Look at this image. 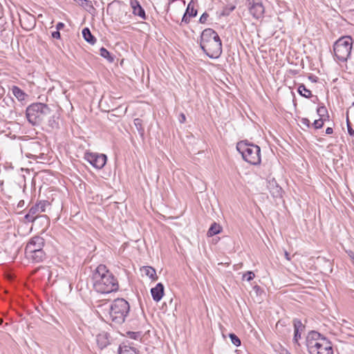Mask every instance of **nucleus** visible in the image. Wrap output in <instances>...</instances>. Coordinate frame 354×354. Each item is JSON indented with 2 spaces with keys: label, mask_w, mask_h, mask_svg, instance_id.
<instances>
[{
  "label": "nucleus",
  "mask_w": 354,
  "mask_h": 354,
  "mask_svg": "<svg viewBox=\"0 0 354 354\" xmlns=\"http://www.w3.org/2000/svg\"><path fill=\"white\" fill-rule=\"evenodd\" d=\"M119 109L120 108L115 109L114 111H119Z\"/></svg>",
  "instance_id": "obj_54"
},
{
  "label": "nucleus",
  "mask_w": 354,
  "mask_h": 354,
  "mask_svg": "<svg viewBox=\"0 0 354 354\" xmlns=\"http://www.w3.org/2000/svg\"><path fill=\"white\" fill-rule=\"evenodd\" d=\"M45 245L44 239L39 236H35L31 238L28 242L26 248L25 253H30L39 250L43 249Z\"/></svg>",
  "instance_id": "obj_11"
},
{
  "label": "nucleus",
  "mask_w": 354,
  "mask_h": 354,
  "mask_svg": "<svg viewBox=\"0 0 354 354\" xmlns=\"http://www.w3.org/2000/svg\"><path fill=\"white\" fill-rule=\"evenodd\" d=\"M127 109L126 108V109H125V110H124V113H123L124 114L127 112Z\"/></svg>",
  "instance_id": "obj_55"
},
{
  "label": "nucleus",
  "mask_w": 354,
  "mask_h": 354,
  "mask_svg": "<svg viewBox=\"0 0 354 354\" xmlns=\"http://www.w3.org/2000/svg\"><path fill=\"white\" fill-rule=\"evenodd\" d=\"M254 289H256L257 292L260 289V287L259 286H255L254 287Z\"/></svg>",
  "instance_id": "obj_51"
},
{
  "label": "nucleus",
  "mask_w": 354,
  "mask_h": 354,
  "mask_svg": "<svg viewBox=\"0 0 354 354\" xmlns=\"http://www.w3.org/2000/svg\"><path fill=\"white\" fill-rule=\"evenodd\" d=\"M52 37L55 39H60V32L59 30H56L52 32Z\"/></svg>",
  "instance_id": "obj_43"
},
{
  "label": "nucleus",
  "mask_w": 354,
  "mask_h": 354,
  "mask_svg": "<svg viewBox=\"0 0 354 354\" xmlns=\"http://www.w3.org/2000/svg\"><path fill=\"white\" fill-rule=\"evenodd\" d=\"M284 256H285V258H286L288 261H290L291 258H290V254H289L287 251H285V252H284Z\"/></svg>",
  "instance_id": "obj_48"
},
{
  "label": "nucleus",
  "mask_w": 354,
  "mask_h": 354,
  "mask_svg": "<svg viewBox=\"0 0 354 354\" xmlns=\"http://www.w3.org/2000/svg\"><path fill=\"white\" fill-rule=\"evenodd\" d=\"M236 149L245 161L253 165H260L261 149L258 145L242 140L237 143Z\"/></svg>",
  "instance_id": "obj_2"
},
{
  "label": "nucleus",
  "mask_w": 354,
  "mask_h": 354,
  "mask_svg": "<svg viewBox=\"0 0 354 354\" xmlns=\"http://www.w3.org/2000/svg\"><path fill=\"white\" fill-rule=\"evenodd\" d=\"M151 294L155 301H159L164 295V286L162 283H158L154 288L151 289Z\"/></svg>",
  "instance_id": "obj_15"
},
{
  "label": "nucleus",
  "mask_w": 354,
  "mask_h": 354,
  "mask_svg": "<svg viewBox=\"0 0 354 354\" xmlns=\"http://www.w3.org/2000/svg\"><path fill=\"white\" fill-rule=\"evenodd\" d=\"M3 322V320L2 318H0V325H1Z\"/></svg>",
  "instance_id": "obj_52"
},
{
  "label": "nucleus",
  "mask_w": 354,
  "mask_h": 354,
  "mask_svg": "<svg viewBox=\"0 0 354 354\" xmlns=\"http://www.w3.org/2000/svg\"><path fill=\"white\" fill-rule=\"evenodd\" d=\"M221 230L222 227H221V225L214 222L211 225L210 227L209 228L207 231V236H213L214 235H216L221 232Z\"/></svg>",
  "instance_id": "obj_23"
},
{
  "label": "nucleus",
  "mask_w": 354,
  "mask_h": 354,
  "mask_svg": "<svg viewBox=\"0 0 354 354\" xmlns=\"http://www.w3.org/2000/svg\"><path fill=\"white\" fill-rule=\"evenodd\" d=\"M16 113L15 102L14 99L9 95H6L3 99H0V115L2 116H11Z\"/></svg>",
  "instance_id": "obj_9"
},
{
  "label": "nucleus",
  "mask_w": 354,
  "mask_h": 354,
  "mask_svg": "<svg viewBox=\"0 0 354 354\" xmlns=\"http://www.w3.org/2000/svg\"><path fill=\"white\" fill-rule=\"evenodd\" d=\"M84 158L97 169L103 168L107 160V157L105 154L93 152H86Z\"/></svg>",
  "instance_id": "obj_8"
},
{
  "label": "nucleus",
  "mask_w": 354,
  "mask_h": 354,
  "mask_svg": "<svg viewBox=\"0 0 354 354\" xmlns=\"http://www.w3.org/2000/svg\"><path fill=\"white\" fill-rule=\"evenodd\" d=\"M128 335L130 338L137 339L140 336V333L138 332H129Z\"/></svg>",
  "instance_id": "obj_40"
},
{
  "label": "nucleus",
  "mask_w": 354,
  "mask_h": 354,
  "mask_svg": "<svg viewBox=\"0 0 354 354\" xmlns=\"http://www.w3.org/2000/svg\"><path fill=\"white\" fill-rule=\"evenodd\" d=\"M65 26V24L62 22H58L56 25V29L57 30H60L62 29H63Z\"/></svg>",
  "instance_id": "obj_44"
},
{
  "label": "nucleus",
  "mask_w": 354,
  "mask_h": 354,
  "mask_svg": "<svg viewBox=\"0 0 354 354\" xmlns=\"http://www.w3.org/2000/svg\"><path fill=\"white\" fill-rule=\"evenodd\" d=\"M218 37H219V36L216 31L212 28H206L202 32L200 46L212 41L213 39H216Z\"/></svg>",
  "instance_id": "obj_14"
},
{
  "label": "nucleus",
  "mask_w": 354,
  "mask_h": 354,
  "mask_svg": "<svg viewBox=\"0 0 354 354\" xmlns=\"http://www.w3.org/2000/svg\"><path fill=\"white\" fill-rule=\"evenodd\" d=\"M229 337L231 339L232 343L235 345L236 346H239L241 345V340L240 339L234 334V333H230L229 335Z\"/></svg>",
  "instance_id": "obj_33"
},
{
  "label": "nucleus",
  "mask_w": 354,
  "mask_h": 354,
  "mask_svg": "<svg viewBox=\"0 0 354 354\" xmlns=\"http://www.w3.org/2000/svg\"><path fill=\"white\" fill-rule=\"evenodd\" d=\"M333 128H331V127H328V128L326 129V134L330 135V134H332V133H333Z\"/></svg>",
  "instance_id": "obj_47"
},
{
  "label": "nucleus",
  "mask_w": 354,
  "mask_h": 354,
  "mask_svg": "<svg viewBox=\"0 0 354 354\" xmlns=\"http://www.w3.org/2000/svg\"><path fill=\"white\" fill-rule=\"evenodd\" d=\"M255 277L254 274L252 271H248L243 275V279H245L248 281L252 280Z\"/></svg>",
  "instance_id": "obj_34"
},
{
  "label": "nucleus",
  "mask_w": 354,
  "mask_h": 354,
  "mask_svg": "<svg viewBox=\"0 0 354 354\" xmlns=\"http://www.w3.org/2000/svg\"><path fill=\"white\" fill-rule=\"evenodd\" d=\"M191 5H192V2H189L187 6V8L185 10V12L184 13V15L183 16L181 23L188 24L189 22V17L188 15V13H189V10H190Z\"/></svg>",
  "instance_id": "obj_32"
},
{
  "label": "nucleus",
  "mask_w": 354,
  "mask_h": 354,
  "mask_svg": "<svg viewBox=\"0 0 354 354\" xmlns=\"http://www.w3.org/2000/svg\"><path fill=\"white\" fill-rule=\"evenodd\" d=\"M347 129H348V134L351 136H354V130L352 129L351 125L348 120H347Z\"/></svg>",
  "instance_id": "obj_42"
},
{
  "label": "nucleus",
  "mask_w": 354,
  "mask_h": 354,
  "mask_svg": "<svg viewBox=\"0 0 354 354\" xmlns=\"http://www.w3.org/2000/svg\"><path fill=\"white\" fill-rule=\"evenodd\" d=\"M308 350L310 354H333L331 343L326 338H322L318 343L310 345Z\"/></svg>",
  "instance_id": "obj_7"
},
{
  "label": "nucleus",
  "mask_w": 354,
  "mask_h": 354,
  "mask_svg": "<svg viewBox=\"0 0 354 354\" xmlns=\"http://www.w3.org/2000/svg\"><path fill=\"white\" fill-rule=\"evenodd\" d=\"M50 109L44 103H33L26 111L28 121L33 126L40 124L50 114Z\"/></svg>",
  "instance_id": "obj_4"
},
{
  "label": "nucleus",
  "mask_w": 354,
  "mask_h": 354,
  "mask_svg": "<svg viewBox=\"0 0 354 354\" xmlns=\"http://www.w3.org/2000/svg\"><path fill=\"white\" fill-rule=\"evenodd\" d=\"M235 9L234 6H231L230 7H226L223 10V12L221 13L223 16L229 15L231 12H232Z\"/></svg>",
  "instance_id": "obj_36"
},
{
  "label": "nucleus",
  "mask_w": 354,
  "mask_h": 354,
  "mask_svg": "<svg viewBox=\"0 0 354 354\" xmlns=\"http://www.w3.org/2000/svg\"><path fill=\"white\" fill-rule=\"evenodd\" d=\"M26 257L32 263H40L46 259V252L43 249L30 253H25Z\"/></svg>",
  "instance_id": "obj_13"
},
{
  "label": "nucleus",
  "mask_w": 354,
  "mask_h": 354,
  "mask_svg": "<svg viewBox=\"0 0 354 354\" xmlns=\"http://www.w3.org/2000/svg\"><path fill=\"white\" fill-rule=\"evenodd\" d=\"M50 205V203L47 201H41L35 205L37 207L38 212H44L46 211V207Z\"/></svg>",
  "instance_id": "obj_27"
},
{
  "label": "nucleus",
  "mask_w": 354,
  "mask_h": 354,
  "mask_svg": "<svg viewBox=\"0 0 354 354\" xmlns=\"http://www.w3.org/2000/svg\"><path fill=\"white\" fill-rule=\"evenodd\" d=\"M246 6L254 18L259 19L263 17L265 9L261 0H246Z\"/></svg>",
  "instance_id": "obj_10"
},
{
  "label": "nucleus",
  "mask_w": 354,
  "mask_h": 354,
  "mask_svg": "<svg viewBox=\"0 0 354 354\" xmlns=\"http://www.w3.org/2000/svg\"><path fill=\"white\" fill-rule=\"evenodd\" d=\"M100 55L104 58L106 59L109 62H113V57L111 55V53L104 47L100 49Z\"/></svg>",
  "instance_id": "obj_28"
},
{
  "label": "nucleus",
  "mask_w": 354,
  "mask_h": 354,
  "mask_svg": "<svg viewBox=\"0 0 354 354\" xmlns=\"http://www.w3.org/2000/svg\"><path fill=\"white\" fill-rule=\"evenodd\" d=\"M279 354H290L287 350L283 349Z\"/></svg>",
  "instance_id": "obj_49"
},
{
  "label": "nucleus",
  "mask_w": 354,
  "mask_h": 354,
  "mask_svg": "<svg viewBox=\"0 0 354 354\" xmlns=\"http://www.w3.org/2000/svg\"><path fill=\"white\" fill-rule=\"evenodd\" d=\"M352 38L350 36L339 38L333 46L335 56L341 62H346L351 55Z\"/></svg>",
  "instance_id": "obj_5"
},
{
  "label": "nucleus",
  "mask_w": 354,
  "mask_h": 354,
  "mask_svg": "<svg viewBox=\"0 0 354 354\" xmlns=\"http://www.w3.org/2000/svg\"><path fill=\"white\" fill-rule=\"evenodd\" d=\"M7 26V23L5 21L4 19L0 18V32L1 33L3 31L6 30Z\"/></svg>",
  "instance_id": "obj_38"
},
{
  "label": "nucleus",
  "mask_w": 354,
  "mask_h": 354,
  "mask_svg": "<svg viewBox=\"0 0 354 354\" xmlns=\"http://www.w3.org/2000/svg\"><path fill=\"white\" fill-rule=\"evenodd\" d=\"M118 354H138L136 348L128 345H120L118 348Z\"/></svg>",
  "instance_id": "obj_21"
},
{
  "label": "nucleus",
  "mask_w": 354,
  "mask_h": 354,
  "mask_svg": "<svg viewBox=\"0 0 354 354\" xmlns=\"http://www.w3.org/2000/svg\"><path fill=\"white\" fill-rule=\"evenodd\" d=\"M28 20H30V22L26 26H24L22 20H20V22H21L22 28L26 29V30H31L34 27V25H35V20L33 16L30 15L28 17Z\"/></svg>",
  "instance_id": "obj_31"
},
{
  "label": "nucleus",
  "mask_w": 354,
  "mask_h": 354,
  "mask_svg": "<svg viewBox=\"0 0 354 354\" xmlns=\"http://www.w3.org/2000/svg\"><path fill=\"white\" fill-rule=\"evenodd\" d=\"M98 347L102 350L109 344L108 335L106 333H100L96 337Z\"/></svg>",
  "instance_id": "obj_18"
},
{
  "label": "nucleus",
  "mask_w": 354,
  "mask_h": 354,
  "mask_svg": "<svg viewBox=\"0 0 354 354\" xmlns=\"http://www.w3.org/2000/svg\"><path fill=\"white\" fill-rule=\"evenodd\" d=\"M313 125L316 129H321L324 125V119L319 118V120H315Z\"/></svg>",
  "instance_id": "obj_35"
},
{
  "label": "nucleus",
  "mask_w": 354,
  "mask_h": 354,
  "mask_svg": "<svg viewBox=\"0 0 354 354\" xmlns=\"http://www.w3.org/2000/svg\"><path fill=\"white\" fill-rule=\"evenodd\" d=\"M75 3L86 10L89 13H92L95 11V8L93 7L91 1L90 0H73Z\"/></svg>",
  "instance_id": "obj_19"
},
{
  "label": "nucleus",
  "mask_w": 354,
  "mask_h": 354,
  "mask_svg": "<svg viewBox=\"0 0 354 354\" xmlns=\"http://www.w3.org/2000/svg\"><path fill=\"white\" fill-rule=\"evenodd\" d=\"M317 113L319 115V116L320 117V118L323 119L326 115H327V117H328V111L325 106H319L317 109Z\"/></svg>",
  "instance_id": "obj_30"
},
{
  "label": "nucleus",
  "mask_w": 354,
  "mask_h": 354,
  "mask_svg": "<svg viewBox=\"0 0 354 354\" xmlns=\"http://www.w3.org/2000/svg\"><path fill=\"white\" fill-rule=\"evenodd\" d=\"M129 310L130 306L128 301L123 298H118L109 306L110 319L115 324H121L124 322Z\"/></svg>",
  "instance_id": "obj_3"
},
{
  "label": "nucleus",
  "mask_w": 354,
  "mask_h": 354,
  "mask_svg": "<svg viewBox=\"0 0 354 354\" xmlns=\"http://www.w3.org/2000/svg\"><path fill=\"white\" fill-rule=\"evenodd\" d=\"M301 337V332L297 330H294V337L293 342L295 343L298 342V339Z\"/></svg>",
  "instance_id": "obj_39"
},
{
  "label": "nucleus",
  "mask_w": 354,
  "mask_h": 354,
  "mask_svg": "<svg viewBox=\"0 0 354 354\" xmlns=\"http://www.w3.org/2000/svg\"><path fill=\"white\" fill-rule=\"evenodd\" d=\"M186 120L185 115L183 113H181L179 115V122L180 123H184Z\"/></svg>",
  "instance_id": "obj_45"
},
{
  "label": "nucleus",
  "mask_w": 354,
  "mask_h": 354,
  "mask_svg": "<svg viewBox=\"0 0 354 354\" xmlns=\"http://www.w3.org/2000/svg\"><path fill=\"white\" fill-rule=\"evenodd\" d=\"M10 89L13 95L17 99L19 102H23L28 97V94H26L17 86H12Z\"/></svg>",
  "instance_id": "obj_17"
},
{
  "label": "nucleus",
  "mask_w": 354,
  "mask_h": 354,
  "mask_svg": "<svg viewBox=\"0 0 354 354\" xmlns=\"http://www.w3.org/2000/svg\"><path fill=\"white\" fill-rule=\"evenodd\" d=\"M310 80H312L313 82H316V80H315L314 78H313L312 77H309Z\"/></svg>",
  "instance_id": "obj_53"
},
{
  "label": "nucleus",
  "mask_w": 354,
  "mask_h": 354,
  "mask_svg": "<svg viewBox=\"0 0 354 354\" xmlns=\"http://www.w3.org/2000/svg\"><path fill=\"white\" fill-rule=\"evenodd\" d=\"M82 35L84 39L90 44H94L96 42L95 37L91 34L88 28H84L82 30Z\"/></svg>",
  "instance_id": "obj_20"
},
{
  "label": "nucleus",
  "mask_w": 354,
  "mask_h": 354,
  "mask_svg": "<svg viewBox=\"0 0 354 354\" xmlns=\"http://www.w3.org/2000/svg\"><path fill=\"white\" fill-rule=\"evenodd\" d=\"M39 218H44L46 220L47 223L48 222V218L47 216H46V215L40 216Z\"/></svg>",
  "instance_id": "obj_50"
},
{
  "label": "nucleus",
  "mask_w": 354,
  "mask_h": 354,
  "mask_svg": "<svg viewBox=\"0 0 354 354\" xmlns=\"http://www.w3.org/2000/svg\"><path fill=\"white\" fill-rule=\"evenodd\" d=\"M193 3L192 1H191ZM188 15L189 17H194L197 15V10L194 9V6L192 4L190 7V10H189Z\"/></svg>",
  "instance_id": "obj_37"
},
{
  "label": "nucleus",
  "mask_w": 354,
  "mask_h": 354,
  "mask_svg": "<svg viewBox=\"0 0 354 354\" xmlns=\"http://www.w3.org/2000/svg\"><path fill=\"white\" fill-rule=\"evenodd\" d=\"M37 207L35 206H32L29 209L28 213L25 216V218L28 222H33L36 218H39L37 214H39Z\"/></svg>",
  "instance_id": "obj_22"
},
{
  "label": "nucleus",
  "mask_w": 354,
  "mask_h": 354,
  "mask_svg": "<svg viewBox=\"0 0 354 354\" xmlns=\"http://www.w3.org/2000/svg\"><path fill=\"white\" fill-rule=\"evenodd\" d=\"M324 338L322 335L317 331H310L306 337V346L310 348V345L318 343L319 339Z\"/></svg>",
  "instance_id": "obj_16"
},
{
  "label": "nucleus",
  "mask_w": 354,
  "mask_h": 354,
  "mask_svg": "<svg viewBox=\"0 0 354 354\" xmlns=\"http://www.w3.org/2000/svg\"><path fill=\"white\" fill-rule=\"evenodd\" d=\"M134 125L141 137L144 136L145 134V129L143 127V121L140 118H136L133 120Z\"/></svg>",
  "instance_id": "obj_26"
},
{
  "label": "nucleus",
  "mask_w": 354,
  "mask_h": 354,
  "mask_svg": "<svg viewBox=\"0 0 354 354\" xmlns=\"http://www.w3.org/2000/svg\"><path fill=\"white\" fill-rule=\"evenodd\" d=\"M297 91L301 96L306 98H310L312 96L311 91L308 89L303 84L299 85Z\"/></svg>",
  "instance_id": "obj_25"
},
{
  "label": "nucleus",
  "mask_w": 354,
  "mask_h": 354,
  "mask_svg": "<svg viewBox=\"0 0 354 354\" xmlns=\"http://www.w3.org/2000/svg\"><path fill=\"white\" fill-rule=\"evenodd\" d=\"M293 326H294V330H297L300 332L304 330L305 328V326L298 319H293Z\"/></svg>",
  "instance_id": "obj_29"
},
{
  "label": "nucleus",
  "mask_w": 354,
  "mask_h": 354,
  "mask_svg": "<svg viewBox=\"0 0 354 354\" xmlns=\"http://www.w3.org/2000/svg\"><path fill=\"white\" fill-rule=\"evenodd\" d=\"M141 270L150 279L154 280L157 278L156 272L154 268L150 266H144Z\"/></svg>",
  "instance_id": "obj_24"
},
{
  "label": "nucleus",
  "mask_w": 354,
  "mask_h": 354,
  "mask_svg": "<svg viewBox=\"0 0 354 354\" xmlns=\"http://www.w3.org/2000/svg\"><path fill=\"white\" fill-rule=\"evenodd\" d=\"M130 6L132 9V13L133 15L137 16L143 20L147 19V17L145 10L138 0H131Z\"/></svg>",
  "instance_id": "obj_12"
},
{
  "label": "nucleus",
  "mask_w": 354,
  "mask_h": 354,
  "mask_svg": "<svg viewBox=\"0 0 354 354\" xmlns=\"http://www.w3.org/2000/svg\"><path fill=\"white\" fill-rule=\"evenodd\" d=\"M203 52L212 59L218 58L222 53V43L220 37L200 46Z\"/></svg>",
  "instance_id": "obj_6"
},
{
  "label": "nucleus",
  "mask_w": 354,
  "mask_h": 354,
  "mask_svg": "<svg viewBox=\"0 0 354 354\" xmlns=\"http://www.w3.org/2000/svg\"><path fill=\"white\" fill-rule=\"evenodd\" d=\"M209 17V15L207 12H204L199 19V22L201 24H205Z\"/></svg>",
  "instance_id": "obj_41"
},
{
  "label": "nucleus",
  "mask_w": 354,
  "mask_h": 354,
  "mask_svg": "<svg viewBox=\"0 0 354 354\" xmlns=\"http://www.w3.org/2000/svg\"><path fill=\"white\" fill-rule=\"evenodd\" d=\"M301 123L306 127H310V120L308 118H302Z\"/></svg>",
  "instance_id": "obj_46"
},
{
  "label": "nucleus",
  "mask_w": 354,
  "mask_h": 354,
  "mask_svg": "<svg viewBox=\"0 0 354 354\" xmlns=\"http://www.w3.org/2000/svg\"><path fill=\"white\" fill-rule=\"evenodd\" d=\"M93 279L94 289L97 292L107 294L117 291L119 288L117 279L104 265L100 264L97 267Z\"/></svg>",
  "instance_id": "obj_1"
}]
</instances>
